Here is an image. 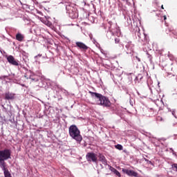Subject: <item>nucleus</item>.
<instances>
[{
  "label": "nucleus",
  "instance_id": "f03ea898",
  "mask_svg": "<svg viewBox=\"0 0 177 177\" xmlns=\"http://www.w3.org/2000/svg\"><path fill=\"white\" fill-rule=\"evenodd\" d=\"M69 135L72 139L76 140L80 143L82 142V136H81V131L78 129V127L75 126V124H73L69 127Z\"/></svg>",
  "mask_w": 177,
  "mask_h": 177
},
{
  "label": "nucleus",
  "instance_id": "423d86ee",
  "mask_svg": "<svg viewBox=\"0 0 177 177\" xmlns=\"http://www.w3.org/2000/svg\"><path fill=\"white\" fill-rule=\"evenodd\" d=\"M7 60L10 64H12V66H19V61L16 60L15 59V57L12 55H9L7 57Z\"/></svg>",
  "mask_w": 177,
  "mask_h": 177
},
{
  "label": "nucleus",
  "instance_id": "5701e85b",
  "mask_svg": "<svg viewBox=\"0 0 177 177\" xmlns=\"http://www.w3.org/2000/svg\"><path fill=\"white\" fill-rule=\"evenodd\" d=\"M145 161H147L148 162L151 163V161H149V160H147L146 158H145Z\"/></svg>",
  "mask_w": 177,
  "mask_h": 177
},
{
  "label": "nucleus",
  "instance_id": "4be33fe9",
  "mask_svg": "<svg viewBox=\"0 0 177 177\" xmlns=\"http://www.w3.org/2000/svg\"><path fill=\"white\" fill-rule=\"evenodd\" d=\"M115 44H120V39L118 38L115 39Z\"/></svg>",
  "mask_w": 177,
  "mask_h": 177
},
{
  "label": "nucleus",
  "instance_id": "f8f14e48",
  "mask_svg": "<svg viewBox=\"0 0 177 177\" xmlns=\"http://www.w3.org/2000/svg\"><path fill=\"white\" fill-rule=\"evenodd\" d=\"M15 39L19 42H23V41H24V36L23 34L18 32L15 36Z\"/></svg>",
  "mask_w": 177,
  "mask_h": 177
},
{
  "label": "nucleus",
  "instance_id": "39448f33",
  "mask_svg": "<svg viewBox=\"0 0 177 177\" xmlns=\"http://www.w3.org/2000/svg\"><path fill=\"white\" fill-rule=\"evenodd\" d=\"M10 156L11 153L10 149H6L0 150V160H9Z\"/></svg>",
  "mask_w": 177,
  "mask_h": 177
},
{
  "label": "nucleus",
  "instance_id": "ddd939ff",
  "mask_svg": "<svg viewBox=\"0 0 177 177\" xmlns=\"http://www.w3.org/2000/svg\"><path fill=\"white\" fill-rule=\"evenodd\" d=\"M25 77L27 79V80H31V81L32 82H37L38 81V79L35 78V75H30L29 77L27 76V75H25Z\"/></svg>",
  "mask_w": 177,
  "mask_h": 177
},
{
  "label": "nucleus",
  "instance_id": "dca6fc26",
  "mask_svg": "<svg viewBox=\"0 0 177 177\" xmlns=\"http://www.w3.org/2000/svg\"><path fill=\"white\" fill-rule=\"evenodd\" d=\"M44 24H46V26H48V27H50V26H52V22L48 21V19L44 21Z\"/></svg>",
  "mask_w": 177,
  "mask_h": 177
},
{
  "label": "nucleus",
  "instance_id": "1a4fd4ad",
  "mask_svg": "<svg viewBox=\"0 0 177 177\" xmlns=\"http://www.w3.org/2000/svg\"><path fill=\"white\" fill-rule=\"evenodd\" d=\"M16 94L10 92H7L5 93L6 100H14Z\"/></svg>",
  "mask_w": 177,
  "mask_h": 177
},
{
  "label": "nucleus",
  "instance_id": "9d476101",
  "mask_svg": "<svg viewBox=\"0 0 177 177\" xmlns=\"http://www.w3.org/2000/svg\"><path fill=\"white\" fill-rule=\"evenodd\" d=\"M97 157H98L99 161H100L102 164H104V165L107 164V160L106 159V157L103 154L98 153V156Z\"/></svg>",
  "mask_w": 177,
  "mask_h": 177
},
{
  "label": "nucleus",
  "instance_id": "a878e982",
  "mask_svg": "<svg viewBox=\"0 0 177 177\" xmlns=\"http://www.w3.org/2000/svg\"><path fill=\"white\" fill-rule=\"evenodd\" d=\"M172 114H173V115L175 116V111H172Z\"/></svg>",
  "mask_w": 177,
  "mask_h": 177
},
{
  "label": "nucleus",
  "instance_id": "aec40b11",
  "mask_svg": "<svg viewBox=\"0 0 177 177\" xmlns=\"http://www.w3.org/2000/svg\"><path fill=\"white\" fill-rule=\"evenodd\" d=\"M170 32H172L173 35H174V38H177V32L176 30H169Z\"/></svg>",
  "mask_w": 177,
  "mask_h": 177
},
{
  "label": "nucleus",
  "instance_id": "4468645a",
  "mask_svg": "<svg viewBox=\"0 0 177 177\" xmlns=\"http://www.w3.org/2000/svg\"><path fill=\"white\" fill-rule=\"evenodd\" d=\"M3 171V174L5 177H12V174H10V171H9L8 169H6Z\"/></svg>",
  "mask_w": 177,
  "mask_h": 177
},
{
  "label": "nucleus",
  "instance_id": "6ab92c4d",
  "mask_svg": "<svg viewBox=\"0 0 177 177\" xmlns=\"http://www.w3.org/2000/svg\"><path fill=\"white\" fill-rule=\"evenodd\" d=\"M172 168H173L174 171H176V172H177V163L173 164Z\"/></svg>",
  "mask_w": 177,
  "mask_h": 177
},
{
  "label": "nucleus",
  "instance_id": "0eeeda50",
  "mask_svg": "<svg viewBox=\"0 0 177 177\" xmlns=\"http://www.w3.org/2000/svg\"><path fill=\"white\" fill-rule=\"evenodd\" d=\"M122 171L124 172V174H126L129 176H135V177L138 176V173H136V171L133 170L123 169Z\"/></svg>",
  "mask_w": 177,
  "mask_h": 177
},
{
  "label": "nucleus",
  "instance_id": "6e6552de",
  "mask_svg": "<svg viewBox=\"0 0 177 177\" xmlns=\"http://www.w3.org/2000/svg\"><path fill=\"white\" fill-rule=\"evenodd\" d=\"M76 46H77V48H80L82 50H88V49H89V47H88V46H86L85 44L81 42V41H77L76 42Z\"/></svg>",
  "mask_w": 177,
  "mask_h": 177
},
{
  "label": "nucleus",
  "instance_id": "b1692460",
  "mask_svg": "<svg viewBox=\"0 0 177 177\" xmlns=\"http://www.w3.org/2000/svg\"><path fill=\"white\" fill-rule=\"evenodd\" d=\"M163 17H164V20H165H165H167V16L165 15Z\"/></svg>",
  "mask_w": 177,
  "mask_h": 177
},
{
  "label": "nucleus",
  "instance_id": "f257e3e1",
  "mask_svg": "<svg viewBox=\"0 0 177 177\" xmlns=\"http://www.w3.org/2000/svg\"><path fill=\"white\" fill-rule=\"evenodd\" d=\"M88 93H90L91 96L96 97L97 104L99 106H102L103 107H110L111 106L110 100H109L106 96L92 91H89Z\"/></svg>",
  "mask_w": 177,
  "mask_h": 177
},
{
  "label": "nucleus",
  "instance_id": "a211bd4d",
  "mask_svg": "<svg viewBox=\"0 0 177 177\" xmlns=\"http://www.w3.org/2000/svg\"><path fill=\"white\" fill-rule=\"evenodd\" d=\"M131 45H132L131 43H128L125 46L127 49V50H132V48H131Z\"/></svg>",
  "mask_w": 177,
  "mask_h": 177
},
{
  "label": "nucleus",
  "instance_id": "2eb2a0df",
  "mask_svg": "<svg viewBox=\"0 0 177 177\" xmlns=\"http://www.w3.org/2000/svg\"><path fill=\"white\" fill-rule=\"evenodd\" d=\"M111 171L113 172V174H115V175H116V176L121 177V174L116 169L112 167Z\"/></svg>",
  "mask_w": 177,
  "mask_h": 177
},
{
  "label": "nucleus",
  "instance_id": "412c9836",
  "mask_svg": "<svg viewBox=\"0 0 177 177\" xmlns=\"http://www.w3.org/2000/svg\"><path fill=\"white\" fill-rule=\"evenodd\" d=\"M156 120H157V121H160V122L164 121V118H162V117H161V116H158L156 118Z\"/></svg>",
  "mask_w": 177,
  "mask_h": 177
},
{
  "label": "nucleus",
  "instance_id": "7ed1b4c3",
  "mask_svg": "<svg viewBox=\"0 0 177 177\" xmlns=\"http://www.w3.org/2000/svg\"><path fill=\"white\" fill-rule=\"evenodd\" d=\"M66 12L71 19H77L78 17V11L74 4L70 3L66 6Z\"/></svg>",
  "mask_w": 177,
  "mask_h": 177
},
{
  "label": "nucleus",
  "instance_id": "20e7f679",
  "mask_svg": "<svg viewBox=\"0 0 177 177\" xmlns=\"http://www.w3.org/2000/svg\"><path fill=\"white\" fill-rule=\"evenodd\" d=\"M86 160L88 162H97V154L93 152H88L86 155Z\"/></svg>",
  "mask_w": 177,
  "mask_h": 177
},
{
  "label": "nucleus",
  "instance_id": "393cba45",
  "mask_svg": "<svg viewBox=\"0 0 177 177\" xmlns=\"http://www.w3.org/2000/svg\"><path fill=\"white\" fill-rule=\"evenodd\" d=\"M138 62H140V58L136 57Z\"/></svg>",
  "mask_w": 177,
  "mask_h": 177
},
{
  "label": "nucleus",
  "instance_id": "9b49d317",
  "mask_svg": "<svg viewBox=\"0 0 177 177\" xmlns=\"http://www.w3.org/2000/svg\"><path fill=\"white\" fill-rule=\"evenodd\" d=\"M5 161H6V159H0V167L2 171L8 169V167H6V162Z\"/></svg>",
  "mask_w": 177,
  "mask_h": 177
},
{
  "label": "nucleus",
  "instance_id": "bb28decb",
  "mask_svg": "<svg viewBox=\"0 0 177 177\" xmlns=\"http://www.w3.org/2000/svg\"><path fill=\"white\" fill-rule=\"evenodd\" d=\"M161 9H164V5L161 6Z\"/></svg>",
  "mask_w": 177,
  "mask_h": 177
},
{
  "label": "nucleus",
  "instance_id": "f3484780",
  "mask_svg": "<svg viewBox=\"0 0 177 177\" xmlns=\"http://www.w3.org/2000/svg\"><path fill=\"white\" fill-rule=\"evenodd\" d=\"M115 149H117L118 150H122L123 147L122 145L118 144L116 145H115Z\"/></svg>",
  "mask_w": 177,
  "mask_h": 177
}]
</instances>
